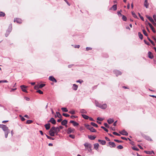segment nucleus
I'll use <instances>...</instances> for the list:
<instances>
[{
    "instance_id": "aec40b11",
    "label": "nucleus",
    "mask_w": 156,
    "mask_h": 156,
    "mask_svg": "<svg viewBox=\"0 0 156 156\" xmlns=\"http://www.w3.org/2000/svg\"><path fill=\"white\" fill-rule=\"evenodd\" d=\"M149 3L148 2L147 0H145L144 2V6L146 8H148Z\"/></svg>"
},
{
    "instance_id": "a878e982",
    "label": "nucleus",
    "mask_w": 156,
    "mask_h": 156,
    "mask_svg": "<svg viewBox=\"0 0 156 156\" xmlns=\"http://www.w3.org/2000/svg\"><path fill=\"white\" fill-rule=\"evenodd\" d=\"M138 35L139 38L141 39L142 40L143 38V35L141 34L140 32H138Z\"/></svg>"
},
{
    "instance_id": "680f3d73",
    "label": "nucleus",
    "mask_w": 156,
    "mask_h": 156,
    "mask_svg": "<svg viewBox=\"0 0 156 156\" xmlns=\"http://www.w3.org/2000/svg\"><path fill=\"white\" fill-rule=\"evenodd\" d=\"M97 120H98V121H102L103 120V119L102 118H100L99 117H98L97 118Z\"/></svg>"
},
{
    "instance_id": "72a5a7b5",
    "label": "nucleus",
    "mask_w": 156,
    "mask_h": 156,
    "mask_svg": "<svg viewBox=\"0 0 156 156\" xmlns=\"http://www.w3.org/2000/svg\"><path fill=\"white\" fill-rule=\"evenodd\" d=\"M90 131L91 132L93 133H95L96 132V130L93 127H92L90 128Z\"/></svg>"
},
{
    "instance_id": "0eeeda50",
    "label": "nucleus",
    "mask_w": 156,
    "mask_h": 156,
    "mask_svg": "<svg viewBox=\"0 0 156 156\" xmlns=\"http://www.w3.org/2000/svg\"><path fill=\"white\" fill-rule=\"evenodd\" d=\"M49 80L55 83H56L57 82V80L53 76H50L49 77Z\"/></svg>"
},
{
    "instance_id": "9d476101",
    "label": "nucleus",
    "mask_w": 156,
    "mask_h": 156,
    "mask_svg": "<svg viewBox=\"0 0 156 156\" xmlns=\"http://www.w3.org/2000/svg\"><path fill=\"white\" fill-rule=\"evenodd\" d=\"M107 104H104L103 105L101 104L99 108L103 109H105L107 108Z\"/></svg>"
},
{
    "instance_id": "f257e3e1",
    "label": "nucleus",
    "mask_w": 156,
    "mask_h": 156,
    "mask_svg": "<svg viewBox=\"0 0 156 156\" xmlns=\"http://www.w3.org/2000/svg\"><path fill=\"white\" fill-rule=\"evenodd\" d=\"M60 129H59L58 127H52L49 131V135L52 136H54L55 134L56 135H58V133L60 131Z\"/></svg>"
},
{
    "instance_id": "dca6fc26",
    "label": "nucleus",
    "mask_w": 156,
    "mask_h": 156,
    "mask_svg": "<svg viewBox=\"0 0 156 156\" xmlns=\"http://www.w3.org/2000/svg\"><path fill=\"white\" fill-rule=\"evenodd\" d=\"M44 126L46 130H48L50 128V123H48L44 125Z\"/></svg>"
},
{
    "instance_id": "c756f323",
    "label": "nucleus",
    "mask_w": 156,
    "mask_h": 156,
    "mask_svg": "<svg viewBox=\"0 0 156 156\" xmlns=\"http://www.w3.org/2000/svg\"><path fill=\"white\" fill-rule=\"evenodd\" d=\"M144 152L147 154H151L152 153L154 154V152L153 151H144Z\"/></svg>"
},
{
    "instance_id": "f3484780",
    "label": "nucleus",
    "mask_w": 156,
    "mask_h": 156,
    "mask_svg": "<svg viewBox=\"0 0 156 156\" xmlns=\"http://www.w3.org/2000/svg\"><path fill=\"white\" fill-rule=\"evenodd\" d=\"M67 120L66 119L64 120L63 121H62L61 122V124L62 125L66 126V127H67V126L66 125V124L67 123Z\"/></svg>"
},
{
    "instance_id": "6ab92c4d",
    "label": "nucleus",
    "mask_w": 156,
    "mask_h": 156,
    "mask_svg": "<svg viewBox=\"0 0 156 156\" xmlns=\"http://www.w3.org/2000/svg\"><path fill=\"white\" fill-rule=\"evenodd\" d=\"M98 141L100 143V144L102 145H104L106 144V141L105 140H98Z\"/></svg>"
},
{
    "instance_id": "2f4dec72",
    "label": "nucleus",
    "mask_w": 156,
    "mask_h": 156,
    "mask_svg": "<svg viewBox=\"0 0 156 156\" xmlns=\"http://www.w3.org/2000/svg\"><path fill=\"white\" fill-rule=\"evenodd\" d=\"M95 104L97 107H99L101 104L99 103L98 101H95Z\"/></svg>"
},
{
    "instance_id": "f8f14e48",
    "label": "nucleus",
    "mask_w": 156,
    "mask_h": 156,
    "mask_svg": "<svg viewBox=\"0 0 156 156\" xmlns=\"http://www.w3.org/2000/svg\"><path fill=\"white\" fill-rule=\"evenodd\" d=\"M20 87L23 92L25 93H27V91L25 89L26 87V86L24 85H22L20 86Z\"/></svg>"
},
{
    "instance_id": "a18cd8bd",
    "label": "nucleus",
    "mask_w": 156,
    "mask_h": 156,
    "mask_svg": "<svg viewBox=\"0 0 156 156\" xmlns=\"http://www.w3.org/2000/svg\"><path fill=\"white\" fill-rule=\"evenodd\" d=\"M69 113L72 114L73 115L75 114V111L74 110H71L69 112Z\"/></svg>"
},
{
    "instance_id": "774afa93",
    "label": "nucleus",
    "mask_w": 156,
    "mask_h": 156,
    "mask_svg": "<svg viewBox=\"0 0 156 156\" xmlns=\"http://www.w3.org/2000/svg\"><path fill=\"white\" fill-rule=\"evenodd\" d=\"M153 18L156 22V14H154L153 16Z\"/></svg>"
},
{
    "instance_id": "0e129e2a",
    "label": "nucleus",
    "mask_w": 156,
    "mask_h": 156,
    "mask_svg": "<svg viewBox=\"0 0 156 156\" xmlns=\"http://www.w3.org/2000/svg\"><path fill=\"white\" fill-rule=\"evenodd\" d=\"M76 82L77 83H83V81L82 80H78L76 81Z\"/></svg>"
},
{
    "instance_id": "7ed1b4c3",
    "label": "nucleus",
    "mask_w": 156,
    "mask_h": 156,
    "mask_svg": "<svg viewBox=\"0 0 156 156\" xmlns=\"http://www.w3.org/2000/svg\"><path fill=\"white\" fill-rule=\"evenodd\" d=\"M0 128H2L5 132L10 131L6 125L3 124H0Z\"/></svg>"
},
{
    "instance_id": "7c9ffc66",
    "label": "nucleus",
    "mask_w": 156,
    "mask_h": 156,
    "mask_svg": "<svg viewBox=\"0 0 156 156\" xmlns=\"http://www.w3.org/2000/svg\"><path fill=\"white\" fill-rule=\"evenodd\" d=\"M85 126L87 129L90 130V128L92 127V126H91L89 125H85Z\"/></svg>"
},
{
    "instance_id": "cd10ccee",
    "label": "nucleus",
    "mask_w": 156,
    "mask_h": 156,
    "mask_svg": "<svg viewBox=\"0 0 156 156\" xmlns=\"http://www.w3.org/2000/svg\"><path fill=\"white\" fill-rule=\"evenodd\" d=\"M82 116L83 118L86 119H88L89 118V117L88 116L82 114Z\"/></svg>"
},
{
    "instance_id": "58836bf2",
    "label": "nucleus",
    "mask_w": 156,
    "mask_h": 156,
    "mask_svg": "<svg viewBox=\"0 0 156 156\" xmlns=\"http://www.w3.org/2000/svg\"><path fill=\"white\" fill-rule=\"evenodd\" d=\"M144 138L148 140L151 141L152 140L150 138V137L148 136H145Z\"/></svg>"
},
{
    "instance_id": "39448f33",
    "label": "nucleus",
    "mask_w": 156,
    "mask_h": 156,
    "mask_svg": "<svg viewBox=\"0 0 156 156\" xmlns=\"http://www.w3.org/2000/svg\"><path fill=\"white\" fill-rule=\"evenodd\" d=\"M113 72L114 74L116 75V76H117L119 75H121L122 74V73L117 70H115Z\"/></svg>"
},
{
    "instance_id": "c03bdc74",
    "label": "nucleus",
    "mask_w": 156,
    "mask_h": 156,
    "mask_svg": "<svg viewBox=\"0 0 156 156\" xmlns=\"http://www.w3.org/2000/svg\"><path fill=\"white\" fill-rule=\"evenodd\" d=\"M121 138L123 140H127L128 139L129 141H131V140L129 139V138H126V137H121Z\"/></svg>"
},
{
    "instance_id": "c85d7f7f",
    "label": "nucleus",
    "mask_w": 156,
    "mask_h": 156,
    "mask_svg": "<svg viewBox=\"0 0 156 156\" xmlns=\"http://www.w3.org/2000/svg\"><path fill=\"white\" fill-rule=\"evenodd\" d=\"M91 125L93 126L94 127H95L96 128H97L98 127V125L96 124L94 122H91L90 123Z\"/></svg>"
},
{
    "instance_id": "de8ad7c7",
    "label": "nucleus",
    "mask_w": 156,
    "mask_h": 156,
    "mask_svg": "<svg viewBox=\"0 0 156 156\" xmlns=\"http://www.w3.org/2000/svg\"><path fill=\"white\" fill-rule=\"evenodd\" d=\"M143 34L145 36H148V34H147V33L146 31V30H143Z\"/></svg>"
},
{
    "instance_id": "ea45409f",
    "label": "nucleus",
    "mask_w": 156,
    "mask_h": 156,
    "mask_svg": "<svg viewBox=\"0 0 156 156\" xmlns=\"http://www.w3.org/2000/svg\"><path fill=\"white\" fill-rule=\"evenodd\" d=\"M148 41L151 43V44L154 46L155 45V44L154 42L152 41L151 39H150L149 38H148Z\"/></svg>"
},
{
    "instance_id": "20e7f679",
    "label": "nucleus",
    "mask_w": 156,
    "mask_h": 156,
    "mask_svg": "<svg viewBox=\"0 0 156 156\" xmlns=\"http://www.w3.org/2000/svg\"><path fill=\"white\" fill-rule=\"evenodd\" d=\"M12 30V25L11 24H10L9 26L8 29L7 30L6 33L5 34L6 37L8 36L10 33L11 32Z\"/></svg>"
},
{
    "instance_id": "3c124183",
    "label": "nucleus",
    "mask_w": 156,
    "mask_h": 156,
    "mask_svg": "<svg viewBox=\"0 0 156 156\" xmlns=\"http://www.w3.org/2000/svg\"><path fill=\"white\" fill-rule=\"evenodd\" d=\"M62 115H63L66 117H69L70 116L69 115L66 114V113H63L62 114Z\"/></svg>"
},
{
    "instance_id": "49530a36",
    "label": "nucleus",
    "mask_w": 156,
    "mask_h": 156,
    "mask_svg": "<svg viewBox=\"0 0 156 156\" xmlns=\"http://www.w3.org/2000/svg\"><path fill=\"white\" fill-rule=\"evenodd\" d=\"M36 92H37L38 93L40 94H43V91H42L40 90H37L36 91Z\"/></svg>"
},
{
    "instance_id": "f704fd0d",
    "label": "nucleus",
    "mask_w": 156,
    "mask_h": 156,
    "mask_svg": "<svg viewBox=\"0 0 156 156\" xmlns=\"http://www.w3.org/2000/svg\"><path fill=\"white\" fill-rule=\"evenodd\" d=\"M146 17L151 22L153 21V20H154L151 17H150L148 16H146Z\"/></svg>"
},
{
    "instance_id": "a19ab883",
    "label": "nucleus",
    "mask_w": 156,
    "mask_h": 156,
    "mask_svg": "<svg viewBox=\"0 0 156 156\" xmlns=\"http://www.w3.org/2000/svg\"><path fill=\"white\" fill-rule=\"evenodd\" d=\"M68 67L69 68H75L76 67V66L74 64H71L69 65L68 66Z\"/></svg>"
},
{
    "instance_id": "a211bd4d",
    "label": "nucleus",
    "mask_w": 156,
    "mask_h": 156,
    "mask_svg": "<svg viewBox=\"0 0 156 156\" xmlns=\"http://www.w3.org/2000/svg\"><path fill=\"white\" fill-rule=\"evenodd\" d=\"M148 57L151 59H152L154 58L153 55L152 53L149 51L148 53Z\"/></svg>"
},
{
    "instance_id": "864d4df0",
    "label": "nucleus",
    "mask_w": 156,
    "mask_h": 156,
    "mask_svg": "<svg viewBox=\"0 0 156 156\" xmlns=\"http://www.w3.org/2000/svg\"><path fill=\"white\" fill-rule=\"evenodd\" d=\"M45 135H46V136L48 139H49L50 140H54V138H53L51 137L48 136L47 135H46V134H45Z\"/></svg>"
},
{
    "instance_id": "79ce46f5",
    "label": "nucleus",
    "mask_w": 156,
    "mask_h": 156,
    "mask_svg": "<svg viewBox=\"0 0 156 156\" xmlns=\"http://www.w3.org/2000/svg\"><path fill=\"white\" fill-rule=\"evenodd\" d=\"M122 19L124 21H126L127 20V18L126 16H125L122 15Z\"/></svg>"
},
{
    "instance_id": "6e6d98bb",
    "label": "nucleus",
    "mask_w": 156,
    "mask_h": 156,
    "mask_svg": "<svg viewBox=\"0 0 156 156\" xmlns=\"http://www.w3.org/2000/svg\"><path fill=\"white\" fill-rule=\"evenodd\" d=\"M113 134L115 135L118 136H120V134H119L118 133L116 132H113Z\"/></svg>"
},
{
    "instance_id": "6e6552de",
    "label": "nucleus",
    "mask_w": 156,
    "mask_h": 156,
    "mask_svg": "<svg viewBox=\"0 0 156 156\" xmlns=\"http://www.w3.org/2000/svg\"><path fill=\"white\" fill-rule=\"evenodd\" d=\"M75 131V129L73 128H71L69 127L68 128L67 130V133L69 134L72 133H73Z\"/></svg>"
},
{
    "instance_id": "4c0bfd02",
    "label": "nucleus",
    "mask_w": 156,
    "mask_h": 156,
    "mask_svg": "<svg viewBox=\"0 0 156 156\" xmlns=\"http://www.w3.org/2000/svg\"><path fill=\"white\" fill-rule=\"evenodd\" d=\"M80 112L81 113H83H83L86 114L87 113V111L84 109H81L80 111Z\"/></svg>"
},
{
    "instance_id": "4d7b16f0",
    "label": "nucleus",
    "mask_w": 156,
    "mask_h": 156,
    "mask_svg": "<svg viewBox=\"0 0 156 156\" xmlns=\"http://www.w3.org/2000/svg\"><path fill=\"white\" fill-rule=\"evenodd\" d=\"M8 81L6 80H0V83H8Z\"/></svg>"
},
{
    "instance_id": "4468645a",
    "label": "nucleus",
    "mask_w": 156,
    "mask_h": 156,
    "mask_svg": "<svg viewBox=\"0 0 156 156\" xmlns=\"http://www.w3.org/2000/svg\"><path fill=\"white\" fill-rule=\"evenodd\" d=\"M148 24L150 27V28H151V29L152 31H153V32L154 33H155L156 32V31L155 30L154 27L152 26V24L150 23H148Z\"/></svg>"
},
{
    "instance_id": "e2e57ef3",
    "label": "nucleus",
    "mask_w": 156,
    "mask_h": 156,
    "mask_svg": "<svg viewBox=\"0 0 156 156\" xmlns=\"http://www.w3.org/2000/svg\"><path fill=\"white\" fill-rule=\"evenodd\" d=\"M69 136L72 139H74L75 137V136L74 135L70 134L69 135Z\"/></svg>"
},
{
    "instance_id": "1a4fd4ad",
    "label": "nucleus",
    "mask_w": 156,
    "mask_h": 156,
    "mask_svg": "<svg viewBox=\"0 0 156 156\" xmlns=\"http://www.w3.org/2000/svg\"><path fill=\"white\" fill-rule=\"evenodd\" d=\"M14 21L16 22L17 23H22V20L20 19L16 18L14 19Z\"/></svg>"
},
{
    "instance_id": "423d86ee",
    "label": "nucleus",
    "mask_w": 156,
    "mask_h": 156,
    "mask_svg": "<svg viewBox=\"0 0 156 156\" xmlns=\"http://www.w3.org/2000/svg\"><path fill=\"white\" fill-rule=\"evenodd\" d=\"M119 133L123 135L128 136V133L125 129L122 130L121 131H119Z\"/></svg>"
},
{
    "instance_id": "ddd939ff",
    "label": "nucleus",
    "mask_w": 156,
    "mask_h": 156,
    "mask_svg": "<svg viewBox=\"0 0 156 156\" xmlns=\"http://www.w3.org/2000/svg\"><path fill=\"white\" fill-rule=\"evenodd\" d=\"M50 122L53 124H55L56 123V121L53 118H51L48 121V122Z\"/></svg>"
},
{
    "instance_id": "603ef678",
    "label": "nucleus",
    "mask_w": 156,
    "mask_h": 156,
    "mask_svg": "<svg viewBox=\"0 0 156 156\" xmlns=\"http://www.w3.org/2000/svg\"><path fill=\"white\" fill-rule=\"evenodd\" d=\"M101 128L104 129L105 131L106 132H108V130L107 129L105 128L103 126H101Z\"/></svg>"
},
{
    "instance_id": "bb28decb",
    "label": "nucleus",
    "mask_w": 156,
    "mask_h": 156,
    "mask_svg": "<svg viewBox=\"0 0 156 156\" xmlns=\"http://www.w3.org/2000/svg\"><path fill=\"white\" fill-rule=\"evenodd\" d=\"M112 8H113L114 10L115 11L117 9V5L116 4H115L113 5V6L112 7V8L110 9H111Z\"/></svg>"
},
{
    "instance_id": "2eb2a0df",
    "label": "nucleus",
    "mask_w": 156,
    "mask_h": 156,
    "mask_svg": "<svg viewBox=\"0 0 156 156\" xmlns=\"http://www.w3.org/2000/svg\"><path fill=\"white\" fill-rule=\"evenodd\" d=\"M70 123H72L73 124V125L74 126H77L79 125V123L76 122H75L73 120H71L69 122Z\"/></svg>"
},
{
    "instance_id": "8fccbe9b",
    "label": "nucleus",
    "mask_w": 156,
    "mask_h": 156,
    "mask_svg": "<svg viewBox=\"0 0 156 156\" xmlns=\"http://www.w3.org/2000/svg\"><path fill=\"white\" fill-rule=\"evenodd\" d=\"M132 148L133 150H135V151H138L139 150V149L138 148H137L136 147H132Z\"/></svg>"
},
{
    "instance_id": "4be33fe9",
    "label": "nucleus",
    "mask_w": 156,
    "mask_h": 156,
    "mask_svg": "<svg viewBox=\"0 0 156 156\" xmlns=\"http://www.w3.org/2000/svg\"><path fill=\"white\" fill-rule=\"evenodd\" d=\"M56 113L57 114V115H55V117H56L57 116L58 118H61L62 117V115L60 114L59 112H56Z\"/></svg>"
},
{
    "instance_id": "f03ea898",
    "label": "nucleus",
    "mask_w": 156,
    "mask_h": 156,
    "mask_svg": "<svg viewBox=\"0 0 156 156\" xmlns=\"http://www.w3.org/2000/svg\"><path fill=\"white\" fill-rule=\"evenodd\" d=\"M84 145L85 146L86 149H88L89 152H90L91 151V145L90 144L85 143L84 144Z\"/></svg>"
},
{
    "instance_id": "bf43d9fd",
    "label": "nucleus",
    "mask_w": 156,
    "mask_h": 156,
    "mask_svg": "<svg viewBox=\"0 0 156 156\" xmlns=\"http://www.w3.org/2000/svg\"><path fill=\"white\" fill-rule=\"evenodd\" d=\"M33 121L31 120H27V121L26 123L28 124H30Z\"/></svg>"
},
{
    "instance_id": "473e14b6",
    "label": "nucleus",
    "mask_w": 156,
    "mask_h": 156,
    "mask_svg": "<svg viewBox=\"0 0 156 156\" xmlns=\"http://www.w3.org/2000/svg\"><path fill=\"white\" fill-rule=\"evenodd\" d=\"M61 109L63 112H66L68 111V110L66 108H62Z\"/></svg>"
},
{
    "instance_id": "37998d69",
    "label": "nucleus",
    "mask_w": 156,
    "mask_h": 156,
    "mask_svg": "<svg viewBox=\"0 0 156 156\" xmlns=\"http://www.w3.org/2000/svg\"><path fill=\"white\" fill-rule=\"evenodd\" d=\"M5 16V13L2 12H0V17H4Z\"/></svg>"
},
{
    "instance_id": "09e8293b",
    "label": "nucleus",
    "mask_w": 156,
    "mask_h": 156,
    "mask_svg": "<svg viewBox=\"0 0 156 156\" xmlns=\"http://www.w3.org/2000/svg\"><path fill=\"white\" fill-rule=\"evenodd\" d=\"M117 148L119 149H121L123 148V147L121 145H119L117 147Z\"/></svg>"
},
{
    "instance_id": "c9c22d12",
    "label": "nucleus",
    "mask_w": 156,
    "mask_h": 156,
    "mask_svg": "<svg viewBox=\"0 0 156 156\" xmlns=\"http://www.w3.org/2000/svg\"><path fill=\"white\" fill-rule=\"evenodd\" d=\"M131 13H132V15L133 16L134 18H138L137 16L135 14V13L133 11Z\"/></svg>"
},
{
    "instance_id": "052dcab7",
    "label": "nucleus",
    "mask_w": 156,
    "mask_h": 156,
    "mask_svg": "<svg viewBox=\"0 0 156 156\" xmlns=\"http://www.w3.org/2000/svg\"><path fill=\"white\" fill-rule=\"evenodd\" d=\"M19 116L21 117V119L22 121H23L25 120V119L23 117H22L21 115H20Z\"/></svg>"
},
{
    "instance_id": "5fc2aeb1",
    "label": "nucleus",
    "mask_w": 156,
    "mask_h": 156,
    "mask_svg": "<svg viewBox=\"0 0 156 156\" xmlns=\"http://www.w3.org/2000/svg\"><path fill=\"white\" fill-rule=\"evenodd\" d=\"M10 133L9 131L6 132H5V136L6 138H7L8 137V134L9 133Z\"/></svg>"
},
{
    "instance_id": "69168bd1",
    "label": "nucleus",
    "mask_w": 156,
    "mask_h": 156,
    "mask_svg": "<svg viewBox=\"0 0 156 156\" xmlns=\"http://www.w3.org/2000/svg\"><path fill=\"white\" fill-rule=\"evenodd\" d=\"M114 140L115 141L117 142L118 143H122L123 142V141H120V140H116V139H115Z\"/></svg>"
},
{
    "instance_id": "412c9836",
    "label": "nucleus",
    "mask_w": 156,
    "mask_h": 156,
    "mask_svg": "<svg viewBox=\"0 0 156 156\" xmlns=\"http://www.w3.org/2000/svg\"><path fill=\"white\" fill-rule=\"evenodd\" d=\"M78 86L76 84H73V89L74 90H76L78 88Z\"/></svg>"
},
{
    "instance_id": "338daca9",
    "label": "nucleus",
    "mask_w": 156,
    "mask_h": 156,
    "mask_svg": "<svg viewBox=\"0 0 156 156\" xmlns=\"http://www.w3.org/2000/svg\"><path fill=\"white\" fill-rule=\"evenodd\" d=\"M104 125L107 128H108L109 127V126L106 123H104Z\"/></svg>"
},
{
    "instance_id": "e433bc0d",
    "label": "nucleus",
    "mask_w": 156,
    "mask_h": 156,
    "mask_svg": "<svg viewBox=\"0 0 156 156\" xmlns=\"http://www.w3.org/2000/svg\"><path fill=\"white\" fill-rule=\"evenodd\" d=\"M45 85L44 84H41L39 86V87H37V88H41L43 87H44L45 86Z\"/></svg>"
},
{
    "instance_id": "393cba45",
    "label": "nucleus",
    "mask_w": 156,
    "mask_h": 156,
    "mask_svg": "<svg viewBox=\"0 0 156 156\" xmlns=\"http://www.w3.org/2000/svg\"><path fill=\"white\" fill-rule=\"evenodd\" d=\"M88 137L90 140H94L96 138V137L94 136L90 135L88 136Z\"/></svg>"
},
{
    "instance_id": "13d9d810",
    "label": "nucleus",
    "mask_w": 156,
    "mask_h": 156,
    "mask_svg": "<svg viewBox=\"0 0 156 156\" xmlns=\"http://www.w3.org/2000/svg\"><path fill=\"white\" fill-rule=\"evenodd\" d=\"M138 14L140 18L141 19V20L143 21H144V18L142 16H141L140 15V14L139 12L138 13Z\"/></svg>"
},
{
    "instance_id": "5701e85b",
    "label": "nucleus",
    "mask_w": 156,
    "mask_h": 156,
    "mask_svg": "<svg viewBox=\"0 0 156 156\" xmlns=\"http://www.w3.org/2000/svg\"><path fill=\"white\" fill-rule=\"evenodd\" d=\"M107 122L109 124H111L114 121L113 119L110 118L108 120Z\"/></svg>"
},
{
    "instance_id": "b1692460",
    "label": "nucleus",
    "mask_w": 156,
    "mask_h": 156,
    "mask_svg": "<svg viewBox=\"0 0 156 156\" xmlns=\"http://www.w3.org/2000/svg\"><path fill=\"white\" fill-rule=\"evenodd\" d=\"M99 145L98 143H95L94 144V148L96 150H98Z\"/></svg>"
},
{
    "instance_id": "9b49d317",
    "label": "nucleus",
    "mask_w": 156,
    "mask_h": 156,
    "mask_svg": "<svg viewBox=\"0 0 156 156\" xmlns=\"http://www.w3.org/2000/svg\"><path fill=\"white\" fill-rule=\"evenodd\" d=\"M108 144L111 148L115 147L116 146L115 143L113 142H108Z\"/></svg>"
}]
</instances>
